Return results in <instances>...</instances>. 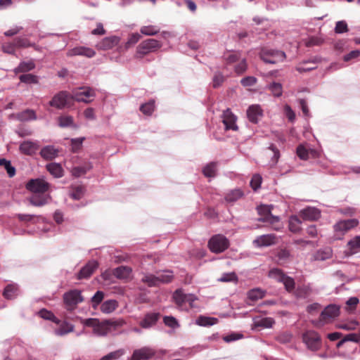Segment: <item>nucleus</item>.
<instances>
[{"mask_svg":"<svg viewBox=\"0 0 360 360\" xmlns=\"http://www.w3.org/2000/svg\"><path fill=\"white\" fill-rule=\"evenodd\" d=\"M173 273L169 270L159 271L156 274L142 273L141 281L149 287L158 286L161 283H167L172 281Z\"/></svg>","mask_w":360,"mask_h":360,"instance_id":"f257e3e1","label":"nucleus"},{"mask_svg":"<svg viewBox=\"0 0 360 360\" xmlns=\"http://www.w3.org/2000/svg\"><path fill=\"white\" fill-rule=\"evenodd\" d=\"M272 205H262L257 207V212L260 217L258 221L268 223L271 225L272 229L278 231L283 228L280 218L271 214Z\"/></svg>","mask_w":360,"mask_h":360,"instance_id":"f03ea898","label":"nucleus"},{"mask_svg":"<svg viewBox=\"0 0 360 360\" xmlns=\"http://www.w3.org/2000/svg\"><path fill=\"white\" fill-rule=\"evenodd\" d=\"M173 299L181 310L198 308L195 304V301L198 300L197 297L193 294H186L181 289H178L174 292Z\"/></svg>","mask_w":360,"mask_h":360,"instance_id":"7ed1b4c3","label":"nucleus"},{"mask_svg":"<svg viewBox=\"0 0 360 360\" xmlns=\"http://www.w3.org/2000/svg\"><path fill=\"white\" fill-rule=\"evenodd\" d=\"M81 323L84 327L93 329V333L97 336H105L109 332V323L106 321H100L97 319H80Z\"/></svg>","mask_w":360,"mask_h":360,"instance_id":"20e7f679","label":"nucleus"},{"mask_svg":"<svg viewBox=\"0 0 360 360\" xmlns=\"http://www.w3.org/2000/svg\"><path fill=\"white\" fill-rule=\"evenodd\" d=\"M96 91L89 86H81L72 91V99L77 102L89 103L96 97Z\"/></svg>","mask_w":360,"mask_h":360,"instance_id":"39448f33","label":"nucleus"},{"mask_svg":"<svg viewBox=\"0 0 360 360\" xmlns=\"http://www.w3.org/2000/svg\"><path fill=\"white\" fill-rule=\"evenodd\" d=\"M340 308L336 304H329L321 311L319 320L314 321L313 324L317 327H322L323 325L335 319L339 315Z\"/></svg>","mask_w":360,"mask_h":360,"instance_id":"423d86ee","label":"nucleus"},{"mask_svg":"<svg viewBox=\"0 0 360 360\" xmlns=\"http://www.w3.org/2000/svg\"><path fill=\"white\" fill-rule=\"evenodd\" d=\"M259 56L264 63L270 64H275L283 61L285 58V53L283 51L267 48L262 49Z\"/></svg>","mask_w":360,"mask_h":360,"instance_id":"0eeeda50","label":"nucleus"},{"mask_svg":"<svg viewBox=\"0 0 360 360\" xmlns=\"http://www.w3.org/2000/svg\"><path fill=\"white\" fill-rule=\"evenodd\" d=\"M84 298L81 291L78 290H72L63 295V301L65 309L68 311H73L78 304L82 302Z\"/></svg>","mask_w":360,"mask_h":360,"instance_id":"6e6552de","label":"nucleus"},{"mask_svg":"<svg viewBox=\"0 0 360 360\" xmlns=\"http://www.w3.org/2000/svg\"><path fill=\"white\" fill-rule=\"evenodd\" d=\"M71 100H72V94L66 91H61L53 96L49 104L51 107L62 110L70 106Z\"/></svg>","mask_w":360,"mask_h":360,"instance_id":"1a4fd4ad","label":"nucleus"},{"mask_svg":"<svg viewBox=\"0 0 360 360\" xmlns=\"http://www.w3.org/2000/svg\"><path fill=\"white\" fill-rule=\"evenodd\" d=\"M302 340L307 347L311 351H318L321 347V337L316 331H306L302 335Z\"/></svg>","mask_w":360,"mask_h":360,"instance_id":"9d476101","label":"nucleus"},{"mask_svg":"<svg viewBox=\"0 0 360 360\" xmlns=\"http://www.w3.org/2000/svg\"><path fill=\"white\" fill-rule=\"evenodd\" d=\"M210 250L213 252H221L229 245L228 239L222 235H216L210 238L208 243Z\"/></svg>","mask_w":360,"mask_h":360,"instance_id":"9b49d317","label":"nucleus"},{"mask_svg":"<svg viewBox=\"0 0 360 360\" xmlns=\"http://www.w3.org/2000/svg\"><path fill=\"white\" fill-rule=\"evenodd\" d=\"M162 47V43L155 39H148L143 41L137 46V54L141 56L150 52H154Z\"/></svg>","mask_w":360,"mask_h":360,"instance_id":"f8f14e48","label":"nucleus"},{"mask_svg":"<svg viewBox=\"0 0 360 360\" xmlns=\"http://www.w3.org/2000/svg\"><path fill=\"white\" fill-rule=\"evenodd\" d=\"M359 223L356 219L340 220L334 224L333 229L337 235L343 236L348 231L356 227Z\"/></svg>","mask_w":360,"mask_h":360,"instance_id":"ddd939ff","label":"nucleus"},{"mask_svg":"<svg viewBox=\"0 0 360 360\" xmlns=\"http://www.w3.org/2000/svg\"><path fill=\"white\" fill-rule=\"evenodd\" d=\"M27 188L34 194H41L48 191L49 184L44 179H32L27 183Z\"/></svg>","mask_w":360,"mask_h":360,"instance_id":"4468645a","label":"nucleus"},{"mask_svg":"<svg viewBox=\"0 0 360 360\" xmlns=\"http://www.w3.org/2000/svg\"><path fill=\"white\" fill-rule=\"evenodd\" d=\"M321 210L315 207L308 206L299 212L300 217L305 221H317L321 217Z\"/></svg>","mask_w":360,"mask_h":360,"instance_id":"2eb2a0df","label":"nucleus"},{"mask_svg":"<svg viewBox=\"0 0 360 360\" xmlns=\"http://www.w3.org/2000/svg\"><path fill=\"white\" fill-rule=\"evenodd\" d=\"M236 117L232 113V112L227 109L224 111L222 115V122L225 126L226 130L237 131L238 126L236 124Z\"/></svg>","mask_w":360,"mask_h":360,"instance_id":"dca6fc26","label":"nucleus"},{"mask_svg":"<svg viewBox=\"0 0 360 360\" xmlns=\"http://www.w3.org/2000/svg\"><path fill=\"white\" fill-rule=\"evenodd\" d=\"M276 243V237L274 234H266L257 237L253 240L255 246L258 248L268 247Z\"/></svg>","mask_w":360,"mask_h":360,"instance_id":"f3484780","label":"nucleus"},{"mask_svg":"<svg viewBox=\"0 0 360 360\" xmlns=\"http://www.w3.org/2000/svg\"><path fill=\"white\" fill-rule=\"evenodd\" d=\"M67 55L68 56H81L90 58L96 55V52L92 49L88 47L77 46L69 50Z\"/></svg>","mask_w":360,"mask_h":360,"instance_id":"a211bd4d","label":"nucleus"},{"mask_svg":"<svg viewBox=\"0 0 360 360\" xmlns=\"http://www.w3.org/2000/svg\"><path fill=\"white\" fill-rule=\"evenodd\" d=\"M98 264L96 260L89 261L79 271L77 278L79 279H84L90 277L94 271L98 268Z\"/></svg>","mask_w":360,"mask_h":360,"instance_id":"6ab92c4d","label":"nucleus"},{"mask_svg":"<svg viewBox=\"0 0 360 360\" xmlns=\"http://www.w3.org/2000/svg\"><path fill=\"white\" fill-rule=\"evenodd\" d=\"M262 110L259 105H252L247 110V116L250 122L256 124L262 117Z\"/></svg>","mask_w":360,"mask_h":360,"instance_id":"aec40b11","label":"nucleus"},{"mask_svg":"<svg viewBox=\"0 0 360 360\" xmlns=\"http://www.w3.org/2000/svg\"><path fill=\"white\" fill-rule=\"evenodd\" d=\"M39 147L37 141H25L20 145V150L23 154L32 155L36 153Z\"/></svg>","mask_w":360,"mask_h":360,"instance_id":"412c9836","label":"nucleus"},{"mask_svg":"<svg viewBox=\"0 0 360 360\" xmlns=\"http://www.w3.org/2000/svg\"><path fill=\"white\" fill-rule=\"evenodd\" d=\"M120 42V38L115 36L108 37L99 41L96 47L101 50L111 49L117 46Z\"/></svg>","mask_w":360,"mask_h":360,"instance_id":"4be33fe9","label":"nucleus"},{"mask_svg":"<svg viewBox=\"0 0 360 360\" xmlns=\"http://www.w3.org/2000/svg\"><path fill=\"white\" fill-rule=\"evenodd\" d=\"M59 150L53 146H46L41 148L40 155L46 160H51L58 155Z\"/></svg>","mask_w":360,"mask_h":360,"instance_id":"5701e85b","label":"nucleus"},{"mask_svg":"<svg viewBox=\"0 0 360 360\" xmlns=\"http://www.w3.org/2000/svg\"><path fill=\"white\" fill-rule=\"evenodd\" d=\"M275 321L271 317L262 318L259 316L253 319V328H270Z\"/></svg>","mask_w":360,"mask_h":360,"instance_id":"b1692460","label":"nucleus"},{"mask_svg":"<svg viewBox=\"0 0 360 360\" xmlns=\"http://www.w3.org/2000/svg\"><path fill=\"white\" fill-rule=\"evenodd\" d=\"M131 268L127 266H120L113 271V275L119 279H130L131 278Z\"/></svg>","mask_w":360,"mask_h":360,"instance_id":"393cba45","label":"nucleus"},{"mask_svg":"<svg viewBox=\"0 0 360 360\" xmlns=\"http://www.w3.org/2000/svg\"><path fill=\"white\" fill-rule=\"evenodd\" d=\"M158 320V314H147L143 319L140 322V326L143 328H149L154 326Z\"/></svg>","mask_w":360,"mask_h":360,"instance_id":"a878e982","label":"nucleus"},{"mask_svg":"<svg viewBox=\"0 0 360 360\" xmlns=\"http://www.w3.org/2000/svg\"><path fill=\"white\" fill-rule=\"evenodd\" d=\"M58 124L61 128H77V125L75 124L73 117L69 115H63L58 117Z\"/></svg>","mask_w":360,"mask_h":360,"instance_id":"bb28decb","label":"nucleus"},{"mask_svg":"<svg viewBox=\"0 0 360 360\" xmlns=\"http://www.w3.org/2000/svg\"><path fill=\"white\" fill-rule=\"evenodd\" d=\"M243 192L239 189L236 188L229 191L225 195V200L229 203H233L243 196Z\"/></svg>","mask_w":360,"mask_h":360,"instance_id":"cd10ccee","label":"nucleus"},{"mask_svg":"<svg viewBox=\"0 0 360 360\" xmlns=\"http://www.w3.org/2000/svg\"><path fill=\"white\" fill-rule=\"evenodd\" d=\"M46 169L56 178H60L63 176V169L59 163H49L46 165Z\"/></svg>","mask_w":360,"mask_h":360,"instance_id":"c85d7f7f","label":"nucleus"},{"mask_svg":"<svg viewBox=\"0 0 360 360\" xmlns=\"http://www.w3.org/2000/svg\"><path fill=\"white\" fill-rule=\"evenodd\" d=\"M92 168L91 162H86L83 165L74 167L71 169L72 174L75 177L85 174L88 171Z\"/></svg>","mask_w":360,"mask_h":360,"instance_id":"c756f323","label":"nucleus"},{"mask_svg":"<svg viewBox=\"0 0 360 360\" xmlns=\"http://www.w3.org/2000/svg\"><path fill=\"white\" fill-rule=\"evenodd\" d=\"M347 248L350 255L360 252V236H356L349 240L347 243Z\"/></svg>","mask_w":360,"mask_h":360,"instance_id":"7c9ffc66","label":"nucleus"},{"mask_svg":"<svg viewBox=\"0 0 360 360\" xmlns=\"http://www.w3.org/2000/svg\"><path fill=\"white\" fill-rule=\"evenodd\" d=\"M302 221L297 216H291L288 221L289 230L295 233H299L302 230Z\"/></svg>","mask_w":360,"mask_h":360,"instance_id":"2f4dec72","label":"nucleus"},{"mask_svg":"<svg viewBox=\"0 0 360 360\" xmlns=\"http://www.w3.org/2000/svg\"><path fill=\"white\" fill-rule=\"evenodd\" d=\"M218 323V319L214 317L200 316L196 320L195 323L200 326L207 327L215 325Z\"/></svg>","mask_w":360,"mask_h":360,"instance_id":"473e14b6","label":"nucleus"},{"mask_svg":"<svg viewBox=\"0 0 360 360\" xmlns=\"http://www.w3.org/2000/svg\"><path fill=\"white\" fill-rule=\"evenodd\" d=\"M118 306L115 300H108L102 303L101 310L103 313L110 314L114 311Z\"/></svg>","mask_w":360,"mask_h":360,"instance_id":"72a5a7b5","label":"nucleus"},{"mask_svg":"<svg viewBox=\"0 0 360 360\" xmlns=\"http://www.w3.org/2000/svg\"><path fill=\"white\" fill-rule=\"evenodd\" d=\"M332 256V250L330 248H325L323 249L319 250L314 255L315 260L324 261Z\"/></svg>","mask_w":360,"mask_h":360,"instance_id":"f704fd0d","label":"nucleus"},{"mask_svg":"<svg viewBox=\"0 0 360 360\" xmlns=\"http://www.w3.org/2000/svg\"><path fill=\"white\" fill-rule=\"evenodd\" d=\"M18 294V288L15 284L8 285L4 291V296L6 299H14Z\"/></svg>","mask_w":360,"mask_h":360,"instance_id":"c9c22d12","label":"nucleus"},{"mask_svg":"<svg viewBox=\"0 0 360 360\" xmlns=\"http://www.w3.org/2000/svg\"><path fill=\"white\" fill-rule=\"evenodd\" d=\"M74 325L67 322H64L59 326L58 328L55 330V334L58 336H63L69 333L72 332L74 330Z\"/></svg>","mask_w":360,"mask_h":360,"instance_id":"e433bc0d","label":"nucleus"},{"mask_svg":"<svg viewBox=\"0 0 360 360\" xmlns=\"http://www.w3.org/2000/svg\"><path fill=\"white\" fill-rule=\"evenodd\" d=\"M18 119L20 121H30L37 120V115L33 110H25L18 115Z\"/></svg>","mask_w":360,"mask_h":360,"instance_id":"4c0bfd02","label":"nucleus"},{"mask_svg":"<svg viewBox=\"0 0 360 360\" xmlns=\"http://www.w3.org/2000/svg\"><path fill=\"white\" fill-rule=\"evenodd\" d=\"M266 291L261 288H254L248 291V297L252 301H257L265 296Z\"/></svg>","mask_w":360,"mask_h":360,"instance_id":"58836bf2","label":"nucleus"},{"mask_svg":"<svg viewBox=\"0 0 360 360\" xmlns=\"http://www.w3.org/2000/svg\"><path fill=\"white\" fill-rule=\"evenodd\" d=\"M35 68V65L32 60L27 62H21L19 65L15 68L14 71L15 73L24 72L33 70Z\"/></svg>","mask_w":360,"mask_h":360,"instance_id":"ea45409f","label":"nucleus"},{"mask_svg":"<svg viewBox=\"0 0 360 360\" xmlns=\"http://www.w3.org/2000/svg\"><path fill=\"white\" fill-rule=\"evenodd\" d=\"M29 201L34 206L41 207L47 202V198L39 194H34L30 198Z\"/></svg>","mask_w":360,"mask_h":360,"instance_id":"a19ab883","label":"nucleus"},{"mask_svg":"<svg viewBox=\"0 0 360 360\" xmlns=\"http://www.w3.org/2000/svg\"><path fill=\"white\" fill-rule=\"evenodd\" d=\"M0 166L3 167L7 172L9 177H13L15 174V168L11 165V161L0 158Z\"/></svg>","mask_w":360,"mask_h":360,"instance_id":"79ce46f5","label":"nucleus"},{"mask_svg":"<svg viewBox=\"0 0 360 360\" xmlns=\"http://www.w3.org/2000/svg\"><path fill=\"white\" fill-rule=\"evenodd\" d=\"M136 350L138 352L141 359H148L155 355L154 349L150 347H143Z\"/></svg>","mask_w":360,"mask_h":360,"instance_id":"37998d69","label":"nucleus"},{"mask_svg":"<svg viewBox=\"0 0 360 360\" xmlns=\"http://www.w3.org/2000/svg\"><path fill=\"white\" fill-rule=\"evenodd\" d=\"M285 274L278 268H274L271 269L269 272V277L273 279H275L276 281L278 282H282L285 277Z\"/></svg>","mask_w":360,"mask_h":360,"instance_id":"c03bdc74","label":"nucleus"},{"mask_svg":"<svg viewBox=\"0 0 360 360\" xmlns=\"http://www.w3.org/2000/svg\"><path fill=\"white\" fill-rule=\"evenodd\" d=\"M140 32L142 34L146 36H154L159 32V29L154 25H146L141 27Z\"/></svg>","mask_w":360,"mask_h":360,"instance_id":"a18cd8bd","label":"nucleus"},{"mask_svg":"<svg viewBox=\"0 0 360 360\" xmlns=\"http://www.w3.org/2000/svg\"><path fill=\"white\" fill-rule=\"evenodd\" d=\"M268 89L276 97H279L282 95L283 89L281 83L272 82L268 85Z\"/></svg>","mask_w":360,"mask_h":360,"instance_id":"49530a36","label":"nucleus"},{"mask_svg":"<svg viewBox=\"0 0 360 360\" xmlns=\"http://www.w3.org/2000/svg\"><path fill=\"white\" fill-rule=\"evenodd\" d=\"M217 171V164L210 162L207 164L202 169V172L205 176L213 177L215 176Z\"/></svg>","mask_w":360,"mask_h":360,"instance_id":"de8ad7c7","label":"nucleus"},{"mask_svg":"<svg viewBox=\"0 0 360 360\" xmlns=\"http://www.w3.org/2000/svg\"><path fill=\"white\" fill-rule=\"evenodd\" d=\"M155 109V101L150 100L148 103H146L141 105L140 110L146 115H150Z\"/></svg>","mask_w":360,"mask_h":360,"instance_id":"09e8293b","label":"nucleus"},{"mask_svg":"<svg viewBox=\"0 0 360 360\" xmlns=\"http://www.w3.org/2000/svg\"><path fill=\"white\" fill-rule=\"evenodd\" d=\"M124 354V349H118L103 356L100 360H116Z\"/></svg>","mask_w":360,"mask_h":360,"instance_id":"8fccbe9b","label":"nucleus"},{"mask_svg":"<svg viewBox=\"0 0 360 360\" xmlns=\"http://www.w3.org/2000/svg\"><path fill=\"white\" fill-rule=\"evenodd\" d=\"M39 316L46 320H50L55 323H58V321L55 315L50 311H48L45 309H42L39 311Z\"/></svg>","mask_w":360,"mask_h":360,"instance_id":"3c124183","label":"nucleus"},{"mask_svg":"<svg viewBox=\"0 0 360 360\" xmlns=\"http://www.w3.org/2000/svg\"><path fill=\"white\" fill-rule=\"evenodd\" d=\"M20 80L21 82L25 84H37L38 78L36 75L32 74H25L20 76Z\"/></svg>","mask_w":360,"mask_h":360,"instance_id":"603ef678","label":"nucleus"},{"mask_svg":"<svg viewBox=\"0 0 360 360\" xmlns=\"http://www.w3.org/2000/svg\"><path fill=\"white\" fill-rule=\"evenodd\" d=\"M218 281L221 282L237 283L238 276L234 272L225 273L222 274V276L219 278H218Z\"/></svg>","mask_w":360,"mask_h":360,"instance_id":"864d4df0","label":"nucleus"},{"mask_svg":"<svg viewBox=\"0 0 360 360\" xmlns=\"http://www.w3.org/2000/svg\"><path fill=\"white\" fill-rule=\"evenodd\" d=\"M281 283H283L285 288L288 292H291L295 289V283L293 278L291 277L285 275Z\"/></svg>","mask_w":360,"mask_h":360,"instance_id":"5fc2aeb1","label":"nucleus"},{"mask_svg":"<svg viewBox=\"0 0 360 360\" xmlns=\"http://www.w3.org/2000/svg\"><path fill=\"white\" fill-rule=\"evenodd\" d=\"M348 31L347 24L345 20L338 21L335 24V32L337 34H342Z\"/></svg>","mask_w":360,"mask_h":360,"instance_id":"6e6d98bb","label":"nucleus"},{"mask_svg":"<svg viewBox=\"0 0 360 360\" xmlns=\"http://www.w3.org/2000/svg\"><path fill=\"white\" fill-rule=\"evenodd\" d=\"M104 293L102 291H97L91 297L92 307L96 309L97 306L102 302Z\"/></svg>","mask_w":360,"mask_h":360,"instance_id":"4d7b16f0","label":"nucleus"},{"mask_svg":"<svg viewBox=\"0 0 360 360\" xmlns=\"http://www.w3.org/2000/svg\"><path fill=\"white\" fill-rule=\"evenodd\" d=\"M297 154L298 157L304 160H306L309 157V151L304 146L300 145L297 148Z\"/></svg>","mask_w":360,"mask_h":360,"instance_id":"13d9d810","label":"nucleus"},{"mask_svg":"<svg viewBox=\"0 0 360 360\" xmlns=\"http://www.w3.org/2000/svg\"><path fill=\"white\" fill-rule=\"evenodd\" d=\"M15 44L16 47L25 48L33 46L29 40L25 37H18L15 39Z\"/></svg>","mask_w":360,"mask_h":360,"instance_id":"bf43d9fd","label":"nucleus"},{"mask_svg":"<svg viewBox=\"0 0 360 360\" xmlns=\"http://www.w3.org/2000/svg\"><path fill=\"white\" fill-rule=\"evenodd\" d=\"M358 326H359V323L357 321H351L347 323L340 324L338 328L340 329L346 330H355Z\"/></svg>","mask_w":360,"mask_h":360,"instance_id":"052dcab7","label":"nucleus"},{"mask_svg":"<svg viewBox=\"0 0 360 360\" xmlns=\"http://www.w3.org/2000/svg\"><path fill=\"white\" fill-rule=\"evenodd\" d=\"M84 193V188L82 186H77L73 188V191L70 193V196L74 200H79Z\"/></svg>","mask_w":360,"mask_h":360,"instance_id":"680f3d73","label":"nucleus"},{"mask_svg":"<svg viewBox=\"0 0 360 360\" xmlns=\"http://www.w3.org/2000/svg\"><path fill=\"white\" fill-rule=\"evenodd\" d=\"M164 323L172 328H176L179 326L177 320L173 316H165Z\"/></svg>","mask_w":360,"mask_h":360,"instance_id":"e2e57ef3","label":"nucleus"},{"mask_svg":"<svg viewBox=\"0 0 360 360\" xmlns=\"http://www.w3.org/2000/svg\"><path fill=\"white\" fill-rule=\"evenodd\" d=\"M262 184V177L259 174H255L253 175L251 181H250V186L251 187L256 191L257 188H259Z\"/></svg>","mask_w":360,"mask_h":360,"instance_id":"0e129e2a","label":"nucleus"},{"mask_svg":"<svg viewBox=\"0 0 360 360\" xmlns=\"http://www.w3.org/2000/svg\"><path fill=\"white\" fill-rule=\"evenodd\" d=\"M224 81V77L219 72H216L214 75L212 84L214 88H217L222 84Z\"/></svg>","mask_w":360,"mask_h":360,"instance_id":"69168bd1","label":"nucleus"},{"mask_svg":"<svg viewBox=\"0 0 360 360\" xmlns=\"http://www.w3.org/2000/svg\"><path fill=\"white\" fill-rule=\"evenodd\" d=\"M15 44L14 43H5L2 46V50L4 53L8 54H15Z\"/></svg>","mask_w":360,"mask_h":360,"instance_id":"338daca9","label":"nucleus"},{"mask_svg":"<svg viewBox=\"0 0 360 360\" xmlns=\"http://www.w3.org/2000/svg\"><path fill=\"white\" fill-rule=\"evenodd\" d=\"M257 79L255 77L248 76L241 79V84L244 86H251L256 84Z\"/></svg>","mask_w":360,"mask_h":360,"instance_id":"774afa93","label":"nucleus"}]
</instances>
